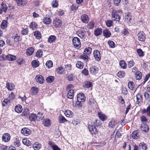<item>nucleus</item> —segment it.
I'll list each match as a JSON object with an SVG mask.
<instances>
[{"label":"nucleus","mask_w":150,"mask_h":150,"mask_svg":"<svg viewBox=\"0 0 150 150\" xmlns=\"http://www.w3.org/2000/svg\"><path fill=\"white\" fill-rule=\"evenodd\" d=\"M100 125V121L97 120L94 122L92 123L91 124L88 125V129L91 135L94 136L98 134V131L96 128V127H98Z\"/></svg>","instance_id":"obj_1"},{"label":"nucleus","mask_w":150,"mask_h":150,"mask_svg":"<svg viewBox=\"0 0 150 150\" xmlns=\"http://www.w3.org/2000/svg\"><path fill=\"white\" fill-rule=\"evenodd\" d=\"M73 44L74 47L77 49L81 47V43L80 39L77 37H75L72 40Z\"/></svg>","instance_id":"obj_2"},{"label":"nucleus","mask_w":150,"mask_h":150,"mask_svg":"<svg viewBox=\"0 0 150 150\" xmlns=\"http://www.w3.org/2000/svg\"><path fill=\"white\" fill-rule=\"evenodd\" d=\"M112 19L116 21H119L120 20V17L118 14L117 12L115 10H113L112 13Z\"/></svg>","instance_id":"obj_3"},{"label":"nucleus","mask_w":150,"mask_h":150,"mask_svg":"<svg viewBox=\"0 0 150 150\" xmlns=\"http://www.w3.org/2000/svg\"><path fill=\"white\" fill-rule=\"evenodd\" d=\"M6 58L7 59L11 61H13L16 59V56L11 54H8L7 56L4 55L3 57L0 58V60H3L4 59V58Z\"/></svg>","instance_id":"obj_4"},{"label":"nucleus","mask_w":150,"mask_h":150,"mask_svg":"<svg viewBox=\"0 0 150 150\" xmlns=\"http://www.w3.org/2000/svg\"><path fill=\"white\" fill-rule=\"evenodd\" d=\"M77 100L79 102H83L86 100V97L83 93H80L78 94L77 96Z\"/></svg>","instance_id":"obj_5"},{"label":"nucleus","mask_w":150,"mask_h":150,"mask_svg":"<svg viewBox=\"0 0 150 150\" xmlns=\"http://www.w3.org/2000/svg\"><path fill=\"white\" fill-rule=\"evenodd\" d=\"M93 54L95 59L97 61H99L101 59L100 54V52L98 50H95L93 53Z\"/></svg>","instance_id":"obj_6"},{"label":"nucleus","mask_w":150,"mask_h":150,"mask_svg":"<svg viewBox=\"0 0 150 150\" xmlns=\"http://www.w3.org/2000/svg\"><path fill=\"white\" fill-rule=\"evenodd\" d=\"M21 132L23 134L27 136L31 134V131L29 129L25 127L22 129Z\"/></svg>","instance_id":"obj_7"},{"label":"nucleus","mask_w":150,"mask_h":150,"mask_svg":"<svg viewBox=\"0 0 150 150\" xmlns=\"http://www.w3.org/2000/svg\"><path fill=\"white\" fill-rule=\"evenodd\" d=\"M10 139V136L8 133L4 134L2 137V141L6 142H8Z\"/></svg>","instance_id":"obj_8"},{"label":"nucleus","mask_w":150,"mask_h":150,"mask_svg":"<svg viewBox=\"0 0 150 150\" xmlns=\"http://www.w3.org/2000/svg\"><path fill=\"white\" fill-rule=\"evenodd\" d=\"M138 40L141 41H144L146 38L145 34L143 32H141L137 34Z\"/></svg>","instance_id":"obj_9"},{"label":"nucleus","mask_w":150,"mask_h":150,"mask_svg":"<svg viewBox=\"0 0 150 150\" xmlns=\"http://www.w3.org/2000/svg\"><path fill=\"white\" fill-rule=\"evenodd\" d=\"M98 71V68L95 66H92L90 69V73L94 75L97 73Z\"/></svg>","instance_id":"obj_10"},{"label":"nucleus","mask_w":150,"mask_h":150,"mask_svg":"<svg viewBox=\"0 0 150 150\" xmlns=\"http://www.w3.org/2000/svg\"><path fill=\"white\" fill-rule=\"evenodd\" d=\"M35 79L36 81L40 83H42L44 81L43 77L40 75H37Z\"/></svg>","instance_id":"obj_11"},{"label":"nucleus","mask_w":150,"mask_h":150,"mask_svg":"<svg viewBox=\"0 0 150 150\" xmlns=\"http://www.w3.org/2000/svg\"><path fill=\"white\" fill-rule=\"evenodd\" d=\"M98 115L100 120L102 121H105L107 119V116L101 112L98 113Z\"/></svg>","instance_id":"obj_12"},{"label":"nucleus","mask_w":150,"mask_h":150,"mask_svg":"<svg viewBox=\"0 0 150 150\" xmlns=\"http://www.w3.org/2000/svg\"><path fill=\"white\" fill-rule=\"evenodd\" d=\"M88 103L89 105L93 107L96 106L97 103L96 101L94 100V98L92 97L89 98Z\"/></svg>","instance_id":"obj_13"},{"label":"nucleus","mask_w":150,"mask_h":150,"mask_svg":"<svg viewBox=\"0 0 150 150\" xmlns=\"http://www.w3.org/2000/svg\"><path fill=\"white\" fill-rule=\"evenodd\" d=\"M76 33L80 38L83 39L85 38V35L83 30L79 29L77 32Z\"/></svg>","instance_id":"obj_14"},{"label":"nucleus","mask_w":150,"mask_h":150,"mask_svg":"<svg viewBox=\"0 0 150 150\" xmlns=\"http://www.w3.org/2000/svg\"><path fill=\"white\" fill-rule=\"evenodd\" d=\"M81 21L84 23H87L89 21V18L88 16L86 14L83 15L81 17Z\"/></svg>","instance_id":"obj_15"},{"label":"nucleus","mask_w":150,"mask_h":150,"mask_svg":"<svg viewBox=\"0 0 150 150\" xmlns=\"http://www.w3.org/2000/svg\"><path fill=\"white\" fill-rule=\"evenodd\" d=\"M48 144L50 147L52 148L53 150H60L58 146L55 144L53 142L49 141L48 143Z\"/></svg>","instance_id":"obj_16"},{"label":"nucleus","mask_w":150,"mask_h":150,"mask_svg":"<svg viewBox=\"0 0 150 150\" xmlns=\"http://www.w3.org/2000/svg\"><path fill=\"white\" fill-rule=\"evenodd\" d=\"M102 33V30L100 28H96L94 31V34L96 36H98L101 35Z\"/></svg>","instance_id":"obj_17"},{"label":"nucleus","mask_w":150,"mask_h":150,"mask_svg":"<svg viewBox=\"0 0 150 150\" xmlns=\"http://www.w3.org/2000/svg\"><path fill=\"white\" fill-rule=\"evenodd\" d=\"M51 121L49 119H45L43 121V124L45 127H48L51 125Z\"/></svg>","instance_id":"obj_18"},{"label":"nucleus","mask_w":150,"mask_h":150,"mask_svg":"<svg viewBox=\"0 0 150 150\" xmlns=\"http://www.w3.org/2000/svg\"><path fill=\"white\" fill-rule=\"evenodd\" d=\"M14 85L11 83H7L6 88L9 91L13 90L15 88Z\"/></svg>","instance_id":"obj_19"},{"label":"nucleus","mask_w":150,"mask_h":150,"mask_svg":"<svg viewBox=\"0 0 150 150\" xmlns=\"http://www.w3.org/2000/svg\"><path fill=\"white\" fill-rule=\"evenodd\" d=\"M141 130L145 132H148L149 130V127L146 124H142L141 127Z\"/></svg>","instance_id":"obj_20"},{"label":"nucleus","mask_w":150,"mask_h":150,"mask_svg":"<svg viewBox=\"0 0 150 150\" xmlns=\"http://www.w3.org/2000/svg\"><path fill=\"white\" fill-rule=\"evenodd\" d=\"M53 24L56 27H60L62 25V21L59 20H55L53 21Z\"/></svg>","instance_id":"obj_21"},{"label":"nucleus","mask_w":150,"mask_h":150,"mask_svg":"<svg viewBox=\"0 0 150 150\" xmlns=\"http://www.w3.org/2000/svg\"><path fill=\"white\" fill-rule=\"evenodd\" d=\"M34 49L33 48L30 47L27 49L26 51V54L27 55L30 56L33 53Z\"/></svg>","instance_id":"obj_22"},{"label":"nucleus","mask_w":150,"mask_h":150,"mask_svg":"<svg viewBox=\"0 0 150 150\" xmlns=\"http://www.w3.org/2000/svg\"><path fill=\"white\" fill-rule=\"evenodd\" d=\"M132 136L133 139H138L139 136V134L138 131L137 130L134 131L132 134Z\"/></svg>","instance_id":"obj_23"},{"label":"nucleus","mask_w":150,"mask_h":150,"mask_svg":"<svg viewBox=\"0 0 150 150\" xmlns=\"http://www.w3.org/2000/svg\"><path fill=\"white\" fill-rule=\"evenodd\" d=\"M17 4L18 6H21L25 5L27 2L25 0H16Z\"/></svg>","instance_id":"obj_24"},{"label":"nucleus","mask_w":150,"mask_h":150,"mask_svg":"<svg viewBox=\"0 0 150 150\" xmlns=\"http://www.w3.org/2000/svg\"><path fill=\"white\" fill-rule=\"evenodd\" d=\"M22 142L24 144L28 146H29L31 145L32 144L30 140L28 139H23Z\"/></svg>","instance_id":"obj_25"},{"label":"nucleus","mask_w":150,"mask_h":150,"mask_svg":"<svg viewBox=\"0 0 150 150\" xmlns=\"http://www.w3.org/2000/svg\"><path fill=\"white\" fill-rule=\"evenodd\" d=\"M74 89L70 90L67 93V97L70 99H72L74 98Z\"/></svg>","instance_id":"obj_26"},{"label":"nucleus","mask_w":150,"mask_h":150,"mask_svg":"<svg viewBox=\"0 0 150 150\" xmlns=\"http://www.w3.org/2000/svg\"><path fill=\"white\" fill-rule=\"evenodd\" d=\"M64 113L65 115L69 117H72L73 116V113L69 110L65 111Z\"/></svg>","instance_id":"obj_27"},{"label":"nucleus","mask_w":150,"mask_h":150,"mask_svg":"<svg viewBox=\"0 0 150 150\" xmlns=\"http://www.w3.org/2000/svg\"><path fill=\"white\" fill-rule=\"evenodd\" d=\"M29 119L31 121H35L37 119V117L35 114L32 113L29 115Z\"/></svg>","instance_id":"obj_28"},{"label":"nucleus","mask_w":150,"mask_h":150,"mask_svg":"<svg viewBox=\"0 0 150 150\" xmlns=\"http://www.w3.org/2000/svg\"><path fill=\"white\" fill-rule=\"evenodd\" d=\"M146 90V91L144 93V96L145 98L147 99L149 98V95L150 94V87H147Z\"/></svg>","instance_id":"obj_29"},{"label":"nucleus","mask_w":150,"mask_h":150,"mask_svg":"<svg viewBox=\"0 0 150 150\" xmlns=\"http://www.w3.org/2000/svg\"><path fill=\"white\" fill-rule=\"evenodd\" d=\"M15 110L16 112L21 113L23 110L22 106L20 105H18L15 107Z\"/></svg>","instance_id":"obj_30"},{"label":"nucleus","mask_w":150,"mask_h":150,"mask_svg":"<svg viewBox=\"0 0 150 150\" xmlns=\"http://www.w3.org/2000/svg\"><path fill=\"white\" fill-rule=\"evenodd\" d=\"M38 89L35 87H32L31 89V93L32 95H36L38 92Z\"/></svg>","instance_id":"obj_31"},{"label":"nucleus","mask_w":150,"mask_h":150,"mask_svg":"<svg viewBox=\"0 0 150 150\" xmlns=\"http://www.w3.org/2000/svg\"><path fill=\"white\" fill-rule=\"evenodd\" d=\"M41 144L38 142L35 143L33 144V147L35 150H39L41 148Z\"/></svg>","instance_id":"obj_32"},{"label":"nucleus","mask_w":150,"mask_h":150,"mask_svg":"<svg viewBox=\"0 0 150 150\" xmlns=\"http://www.w3.org/2000/svg\"><path fill=\"white\" fill-rule=\"evenodd\" d=\"M139 146L141 150H146L147 148L146 144L144 142L140 143Z\"/></svg>","instance_id":"obj_33"},{"label":"nucleus","mask_w":150,"mask_h":150,"mask_svg":"<svg viewBox=\"0 0 150 150\" xmlns=\"http://www.w3.org/2000/svg\"><path fill=\"white\" fill-rule=\"evenodd\" d=\"M43 21L45 24L47 25L50 24L52 22V20L49 17L45 18L43 19Z\"/></svg>","instance_id":"obj_34"},{"label":"nucleus","mask_w":150,"mask_h":150,"mask_svg":"<svg viewBox=\"0 0 150 150\" xmlns=\"http://www.w3.org/2000/svg\"><path fill=\"white\" fill-rule=\"evenodd\" d=\"M31 64L33 67L36 68L39 66V62L37 60H34L32 61Z\"/></svg>","instance_id":"obj_35"},{"label":"nucleus","mask_w":150,"mask_h":150,"mask_svg":"<svg viewBox=\"0 0 150 150\" xmlns=\"http://www.w3.org/2000/svg\"><path fill=\"white\" fill-rule=\"evenodd\" d=\"M126 21L127 22L128 24H130L132 21V18L130 14H127L125 17Z\"/></svg>","instance_id":"obj_36"},{"label":"nucleus","mask_w":150,"mask_h":150,"mask_svg":"<svg viewBox=\"0 0 150 150\" xmlns=\"http://www.w3.org/2000/svg\"><path fill=\"white\" fill-rule=\"evenodd\" d=\"M142 98V96L140 93H138L136 96V104H138L141 101Z\"/></svg>","instance_id":"obj_37"},{"label":"nucleus","mask_w":150,"mask_h":150,"mask_svg":"<svg viewBox=\"0 0 150 150\" xmlns=\"http://www.w3.org/2000/svg\"><path fill=\"white\" fill-rule=\"evenodd\" d=\"M34 35L37 39H40L41 37L40 33L38 31H35L34 33Z\"/></svg>","instance_id":"obj_38"},{"label":"nucleus","mask_w":150,"mask_h":150,"mask_svg":"<svg viewBox=\"0 0 150 150\" xmlns=\"http://www.w3.org/2000/svg\"><path fill=\"white\" fill-rule=\"evenodd\" d=\"M103 35L106 38H109L111 35V33L108 30L106 29L103 30Z\"/></svg>","instance_id":"obj_39"},{"label":"nucleus","mask_w":150,"mask_h":150,"mask_svg":"<svg viewBox=\"0 0 150 150\" xmlns=\"http://www.w3.org/2000/svg\"><path fill=\"white\" fill-rule=\"evenodd\" d=\"M134 84L132 81H130L128 83V87L132 91H133L134 89Z\"/></svg>","instance_id":"obj_40"},{"label":"nucleus","mask_w":150,"mask_h":150,"mask_svg":"<svg viewBox=\"0 0 150 150\" xmlns=\"http://www.w3.org/2000/svg\"><path fill=\"white\" fill-rule=\"evenodd\" d=\"M120 65L121 68L123 69L127 68V65L125 62L124 60H121L120 62Z\"/></svg>","instance_id":"obj_41"},{"label":"nucleus","mask_w":150,"mask_h":150,"mask_svg":"<svg viewBox=\"0 0 150 150\" xmlns=\"http://www.w3.org/2000/svg\"><path fill=\"white\" fill-rule=\"evenodd\" d=\"M81 103V102H79L77 101L75 103L73 104V105L75 108H81L82 106V105Z\"/></svg>","instance_id":"obj_42"},{"label":"nucleus","mask_w":150,"mask_h":150,"mask_svg":"<svg viewBox=\"0 0 150 150\" xmlns=\"http://www.w3.org/2000/svg\"><path fill=\"white\" fill-rule=\"evenodd\" d=\"M92 50L91 48L90 47L86 48L84 50L83 54L88 55L91 53Z\"/></svg>","instance_id":"obj_43"},{"label":"nucleus","mask_w":150,"mask_h":150,"mask_svg":"<svg viewBox=\"0 0 150 150\" xmlns=\"http://www.w3.org/2000/svg\"><path fill=\"white\" fill-rule=\"evenodd\" d=\"M116 125L115 121L114 120H111L109 123L108 126L110 128H114Z\"/></svg>","instance_id":"obj_44"},{"label":"nucleus","mask_w":150,"mask_h":150,"mask_svg":"<svg viewBox=\"0 0 150 150\" xmlns=\"http://www.w3.org/2000/svg\"><path fill=\"white\" fill-rule=\"evenodd\" d=\"M56 38V37L54 35L50 36L48 38V41L50 43L53 42L55 41Z\"/></svg>","instance_id":"obj_45"},{"label":"nucleus","mask_w":150,"mask_h":150,"mask_svg":"<svg viewBox=\"0 0 150 150\" xmlns=\"http://www.w3.org/2000/svg\"><path fill=\"white\" fill-rule=\"evenodd\" d=\"M142 77V74L140 71H137L135 74V78L137 80H140Z\"/></svg>","instance_id":"obj_46"},{"label":"nucleus","mask_w":150,"mask_h":150,"mask_svg":"<svg viewBox=\"0 0 150 150\" xmlns=\"http://www.w3.org/2000/svg\"><path fill=\"white\" fill-rule=\"evenodd\" d=\"M7 21L6 20L3 21L1 25V28L3 29H4L7 27Z\"/></svg>","instance_id":"obj_47"},{"label":"nucleus","mask_w":150,"mask_h":150,"mask_svg":"<svg viewBox=\"0 0 150 150\" xmlns=\"http://www.w3.org/2000/svg\"><path fill=\"white\" fill-rule=\"evenodd\" d=\"M38 26L37 24L35 22H31L29 26L33 30H34L36 29Z\"/></svg>","instance_id":"obj_48"},{"label":"nucleus","mask_w":150,"mask_h":150,"mask_svg":"<svg viewBox=\"0 0 150 150\" xmlns=\"http://www.w3.org/2000/svg\"><path fill=\"white\" fill-rule=\"evenodd\" d=\"M76 66L78 68L82 69L83 67V64L81 62L79 61L76 63Z\"/></svg>","instance_id":"obj_49"},{"label":"nucleus","mask_w":150,"mask_h":150,"mask_svg":"<svg viewBox=\"0 0 150 150\" xmlns=\"http://www.w3.org/2000/svg\"><path fill=\"white\" fill-rule=\"evenodd\" d=\"M28 32V28H22L21 31V34L23 35H27Z\"/></svg>","instance_id":"obj_50"},{"label":"nucleus","mask_w":150,"mask_h":150,"mask_svg":"<svg viewBox=\"0 0 150 150\" xmlns=\"http://www.w3.org/2000/svg\"><path fill=\"white\" fill-rule=\"evenodd\" d=\"M59 121L60 123H62L67 122V120L65 118V117L62 115H60L59 117Z\"/></svg>","instance_id":"obj_51"},{"label":"nucleus","mask_w":150,"mask_h":150,"mask_svg":"<svg viewBox=\"0 0 150 150\" xmlns=\"http://www.w3.org/2000/svg\"><path fill=\"white\" fill-rule=\"evenodd\" d=\"M57 72L59 74H62L64 72V69L61 66L57 69Z\"/></svg>","instance_id":"obj_52"},{"label":"nucleus","mask_w":150,"mask_h":150,"mask_svg":"<svg viewBox=\"0 0 150 150\" xmlns=\"http://www.w3.org/2000/svg\"><path fill=\"white\" fill-rule=\"evenodd\" d=\"M128 146V150H131V147L130 145L128 143H126L125 142L123 146V148L124 149H127L126 148L127 146Z\"/></svg>","instance_id":"obj_53"},{"label":"nucleus","mask_w":150,"mask_h":150,"mask_svg":"<svg viewBox=\"0 0 150 150\" xmlns=\"http://www.w3.org/2000/svg\"><path fill=\"white\" fill-rule=\"evenodd\" d=\"M54 78L53 76H49L47 78L46 81L48 83H51L54 81Z\"/></svg>","instance_id":"obj_54"},{"label":"nucleus","mask_w":150,"mask_h":150,"mask_svg":"<svg viewBox=\"0 0 150 150\" xmlns=\"http://www.w3.org/2000/svg\"><path fill=\"white\" fill-rule=\"evenodd\" d=\"M14 143L15 146L16 147L19 146L20 145V143L19 140L17 138H15L14 141Z\"/></svg>","instance_id":"obj_55"},{"label":"nucleus","mask_w":150,"mask_h":150,"mask_svg":"<svg viewBox=\"0 0 150 150\" xmlns=\"http://www.w3.org/2000/svg\"><path fill=\"white\" fill-rule=\"evenodd\" d=\"M141 122L143 124H146L148 122V120L146 117L144 116H142L140 118Z\"/></svg>","instance_id":"obj_56"},{"label":"nucleus","mask_w":150,"mask_h":150,"mask_svg":"<svg viewBox=\"0 0 150 150\" xmlns=\"http://www.w3.org/2000/svg\"><path fill=\"white\" fill-rule=\"evenodd\" d=\"M125 73L124 71H119L117 74V76L120 78H122L125 76Z\"/></svg>","instance_id":"obj_57"},{"label":"nucleus","mask_w":150,"mask_h":150,"mask_svg":"<svg viewBox=\"0 0 150 150\" xmlns=\"http://www.w3.org/2000/svg\"><path fill=\"white\" fill-rule=\"evenodd\" d=\"M43 52L39 50L36 53V56L38 58L41 57L42 55Z\"/></svg>","instance_id":"obj_58"},{"label":"nucleus","mask_w":150,"mask_h":150,"mask_svg":"<svg viewBox=\"0 0 150 150\" xmlns=\"http://www.w3.org/2000/svg\"><path fill=\"white\" fill-rule=\"evenodd\" d=\"M94 23L93 22V21H91L88 24L87 27L88 29H92L94 28Z\"/></svg>","instance_id":"obj_59"},{"label":"nucleus","mask_w":150,"mask_h":150,"mask_svg":"<svg viewBox=\"0 0 150 150\" xmlns=\"http://www.w3.org/2000/svg\"><path fill=\"white\" fill-rule=\"evenodd\" d=\"M108 43L110 47L113 48L115 47V45L113 41L111 40H109L108 41Z\"/></svg>","instance_id":"obj_60"},{"label":"nucleus","mask_w":150,"mask_h":150,"mask_svg":"<svg viewBox=\"0 0 150 150\" xmlns=\"http://www.w3.org/2000/svg\"><path fill=\"white\" fill-rule=\"evenodd\" d=\"M137 53L140 57H142L144 55V52L141 49H138L137 50Z\"/></svg>","instance_id":"obj_61"},{"label":"nucleus","mask_w":150,"mask_h":150,"mask_svg":"<svg viewBox=\"0 0 150 150\" xmlns=\"http://www.w3.org/2000/svg\"><path fill=\"white\" fill-rule=\"evenodd\" d=\"M80 58L81 59H83L85 61L87 62L88 61V57L87 55L83 54L81 56Z\"/></svg>","instance_id":"obj_62"},{"label":"nucleus","mask_w":150,"mask_h":150,"mask_svg":"<svg viewBox=\"0 0 150 150\" xmlns=\"http://www.w3.org/2000/svg\"><path fill=\"white\" fill-rule=\"evenodd\" d=\"M46 65L48 68H50L52 67L53 65V63L51 60H49L46 63Z\"/></svg>","instance_id":"obj_63"},{"label":"nucleus","mask_w":150,"mask_h":150,"mask_svg":"<svg viewBox=\"0 0 150 150\" xmlns=\"http://www.w3.org/2000/svg\"><path fill=\"white\" fill-rule=\"evenodd\" d=\"M134 63L133 60H131L128 62L127 65L129 68H131L134 66Z\"/></svg>","instance_id":"obj_64"}]
</instances>
